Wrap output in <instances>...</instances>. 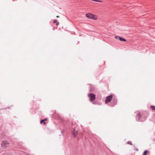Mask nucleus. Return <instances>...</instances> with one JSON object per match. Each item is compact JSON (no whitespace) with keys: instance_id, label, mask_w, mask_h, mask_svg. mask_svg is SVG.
<instances>
[{"instance_id":"obj_11","label":"nucleus","mask_w":155,"mask_h":155,"mask_svg":"<svg viewBox=\"0 0 155 155\" xmlns=\"http://www.w3.org/2000/svg\"><path fill=\"white\" fill-rule=\"evenodd\" d=\"M151 109L153 110H155V106H151L150 107Z\"/></svg>"},{"instance_id":"obj_15","label":"nucleus","mask_w":155,"mask_h":155,"mask_svg":"<svg viewBox=\"0 0 155 155\" xmlns=\"http://www.w3.org/2000/svg\"><path fill=\"white\" fill-rule=\"evenodd\" d=\"M96 2H101L102 1H100V0H96Z\"/></svg>"},{"instance_id":"obj_20","label":"nucleus","mask_w":155,"mask_h":155,"mask_svg":"<svg viewBox=\"0 0 155 155\" xmlns=\"http://www.w3.org/2000/svg\"><path fill=\"white\" fill-rule=\"evenodd\" d=\"M57 17L58 18V17H59V16H57Z\"/></svg>"},{"instance_id":"obj_19","label":"nucleus","mask_w":155,"mask_h":155,"mask_svg":"<svg viewBox=\"0 0 155 155\" xmlns=\"http://www.w3.org/2000/svg\"><path fill=\"white\" fill-rule=\"evenodd\" d=\"M64 132V131L63 130L61 131V133H62Z\"/></svg>"},{"instance_id":"obj_13","label":"nucleus","mask_w":155,"mask_h":155,"mask_svg":"<svg viewBox=\"0 0 155 155\" xmlns=\"http://www.w3.org/2000/svg\"><path fill=\"white\" fill-rule=\"evenodd\" d=\"M120 37H119V36H116L115 37V38L117 39H119V40H120Z\"/></svg>"},{"instance_id":"obj_7","label":"nucleus","mask_w":155,"mask_h":155,"mask_svg":"<svg viewBox=\"0 0 155 155\" xmlns=\"http://www.w3.org/2000/svg\"><path fill=\"white\" fill-rule=\"evenodd\" d=\"M113 106L115 105L116 104H117V101L116 99H114L113 100Z\"/></svg>"},{"instance_id":"obj_16","label":"nucleus","mask_w":155,"mask_h":155,"mask_svg":"<svg viewBox=\"0 0 155 155\" xmlns=\"http://www.w3.org/2000/svg\"><path fill=\"white\" fill-rule=\"evenodd\" d=\"M93 104H96V102H93Z\"/></svg>"},{"instance_id":"obj_14","label":"nucleus","mask_w":155,"mask_h":155,"mask_svg":"<svg viewBox=\"0 0 155 155\" xmlns=\"http://www.w3.org/2000/svg\"><path fill=\"white\" fill-rule=\"evenodd\" d=\"M57 20H54V21H53V22H54V23H56V22H57Z\"/></svg>"},{"instance_id":"obj_3","label":"nucleus","mask_w":155,"mask_h":155,"mask_svg":"<svg viewBox=\"0 0 155 155\" xmlns=\"http://www.w3.org/2000/svg\"><path fill=\"white\" fill-rule=\"evenodd\" d=\"M88 96L89 98L90 101L91 102H93L95 98V95L93 94H89L88 95Z\"/></svg>"},{"instance_id":"obj_5","label":"nucleus","mask_w":155,"mask_h":155,"mask_svg":"<svg viewBox=\"0 0 155 155\" xmlns=\"http://www.w3.org/2000/svg\"><path fill=\"white\" fill-rule=\"evenodd\" d=\"M1 145L2 147H5L8 145V143L7 141H3L1 143Z\"/></svg>"},{"instance_id":"obj_6","label":"nucleus","mask_w":155,"mask_h":155,"mask_svg":"<svg viewBox=\"0 0 155 155\" xmlns=\"http://www.w3.org/2000/svg\"><path fill=\"white\" fill-rule=\"evenodd\" d=\"M78 134V132L77 130H75V129H74L73 131V134L74 137H76L77 135Z\"/></svg>"},{"instance_id":"obj_1","label":"nucleus","mask_w":155,"mask_h":155,"mask_svg":"<svg viewBox=\"0 0 155 155\" xmlns=\"http://www.w3.org/2000/svg\"><path fill=\"white\" fill-rule=\"evenodd\" d=\"M145 112H143L142 114L138 112L136 115V120L138 121H143L145 120L147 116H145Z\"/></svg>"},{"instance_id":"obj_2","label":"nucleus","mask_w":155,"mask_h":155,"mask_svg":"<svg viewBox=\"0 0 155 155\" xmlns=\"http://www.w3.org/2000/svg\"><path fill=\"white\" fill-rule=\"evenodd\" d=\"M86 16V17L89 18L94 20H96L97 18V16L96 15L90 13L87 14Z\"/></svg>"},{"instance_id":"obj_17","label":"nucleus","mask_w":155,"mask_h":155,"mask_svg":"<svg viewBox=\"0 0 155 155\" xmlns=\"http://www.w3.org/2000/svg\"><path fill=\"white\" fill-rule=\"evenodd\" d=\"M59 24V23L58 22H57L56 25H58Z\"/></svg>"},{"instance_id":"obj_8","label":"nucleus","mask_w":155,"mask_h":155,"mask_svg":"<svg viewBox=\"0 0 155 155\" xmlns=\"http://www.w3.org/2000/svg\"><path fill=\"white\" fill-rule=\"evenodd\" d=\"M120 41H126V40L122 38H121L120 37Z\"/></svg>"},{"instance_id":"obj_18","label":"nucleus","mask_w":155,"mask_h":155,"mask_svg":"<svg viewBox=\"0 0 155 155\" xmlns=\"http://www.w3.org/2000/svg\"><path fill=\"white\" fill-rule=\"evenodd\" d=\"M44 120H45V121H46L47 120V119L46 118L45 119H43Z\"/></svg>"},{"instance_id":"obj_12","label":"nucleus","mask_w":155,"mask_h":155,"mask_svg":"<svg viewBox=\"0 0 155 155\" xmlns=\"http://www.w3.org/2000/svg\"><path fill=\"white\" fill-rule=\"evenodd\" d=\"M127 143L128 144H130V145H132V142L130 141H129L127 142Z\"/></svg>"},{"instance_id":"obj_9","label":"nucleus","mask_w":155,"mask_h":155,"mask_svg":"<svg viewBox=\"0 0 155 155\" xmlns=\"http://www.w3.org/2000/svg\"><path fill=\"white\" fill-rule=\"evenodd\" d=\"M40 123L42 124L43 123L44 124H46V122L45 121V120H44L43 119L42 120H41L40 121Z\"/></svg>"},{"instance_id":"obj_21","label":"nucleus","mask_w":155,"mask_h":155,"mask_svg":"<svg viewBox=\"0 0 155 155\" xmlns=\"http://www.w3.org/2000/svg\"><path fill=\"white\" fill-rule=\"evenodd\" d=\"M136 150H137V151H138V149H136Z\"/></svg>"},{"instance_id":"obj_10","label":"nucleus","mask_w":155,"mask_h":155,"mask_svg":"<svg viewBox=\"0 0 155 155\" xmlns=\"http://www.w3.org/2000/svg\"><path fill=\"white\" fill-rule=\"evenodd\" d=\"M148 151L147 150H145L143 153V155H147V152Z\"/></svg>"},{"instance_id":"obj_4","label":"nucleus","mask_w":155,"mask_h":155,"mask_svg":"<svg viewBox=\"0 0 155 155\" xmlns=\"http://www.w3.org/2000/svg\"><path fill=\"white\" fill-rule=\"evenodd\" d=\"M112 98V95H110L106 97V99L105 101V102L106 104L110 102L111 101Z\"/></svg>"}]
</instances>
